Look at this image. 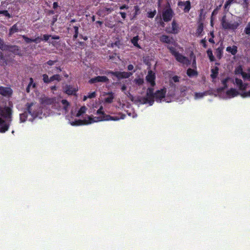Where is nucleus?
<instances>
[{
    "label": "nucleus",
    "instance_id": "nucleus-1",
    "mask_svg": "<svg viewBox=\"0 0 250 250\" xmlns=\"http://www.w3.org/2000/svg\"><path fill=\"white\" fill-rule=\"evenodd\" d=\"M0 115L7 121L6 123L5 121L0 117V133H3L9 128L12 121V110L6 106L3 108L0 107Z\"/></svg>",
    "mask_w": 250,
    "mask_h": 250
},
{
    "label": "nucleus",
    "instance_id": "nucleus-2",
    "mask_svg": "<svg viewBox=\"0 0 250 250\" xmlns=\"http://www.w3.org/2000/svg\"><path fill=\"white\" fill-rule=\"evenodd\" d=\"M242 23V19L240 17H237V20L234 21L232 23L229 22L226 18V16H224L221 20V24L222 28L225 30H230L233 31H235Z\"/></svg>",
    "mask_w": 250,
    "mask_h": 250
},
{
    "label": "nucleus",
    "instance_id": "nucleus-3",
    "mask_svg": "<svg viewBox=\"0 0 250 250\" xmlns=\"http://www.w3.org/2000/svg\"><path fill=\"white\" fill-rule=\"evenodd\" d=\"M174 12L168 2L162 11V18H160V24L164 26V22H168L171 21Z\"/></svg>",
    "mask_w": 250,
    "mask_h": 250
},
{
    "label": "nucleus",
    "instance_id": "nucleus-4",
    "mask_svg": "<svg viewBox=\"0 0 250 250\" xmlns=\"http://www.w3.org/2000/svg\"><path fill=\"white\" fill-rule=\"evenodd\" d=\"M167 47L169 50L170 53L174 56L177 61L184 64L188 65L190 64V61L188 58L177 51L175 48L169 45H167Z\"/></svg>",
    "mask_w": 250,
    "mask_h": 250
},
{
    "label": "nucleus",
    "instance_id": "nucleus-5",
    "mask_svg": "<svg viewBox=\"0 0 250 250\" xmlns=\"http://www.w3.org/2000/svg\"><path fill=\"white\" fill-rule=\"evenodd\" d=\"M153 87H148L146 89V96L141 97L140 102L143 104H149L150 105H153L154 102V94Z\"/></svg>",
    "mask_w": 250,
    "mask_h": 250
},
{
    "label": "nucleus",
    "instance_id": "nucleus-6",
    "mask_svg": "<svg viewBox=\"0 0 250 250\" xmlns=\"http://www.w3.org/2000/svg\"><path fill=\"white\" fill-rule=\"evenodd\" d=\"M119 118L117 116H111L109 115L104 114V116L91 117L88 116V124L97 122L102 121H117Z\"/></svg>",
    "mask_w": 250,
    "mask_h": 250
},
{
    "label": "nucleus",
    "instance_id": "nucleus-7",
    "mask_svg": "<svg viewBox=\"0 0 250 250\" xmlns=\"http://www.w3.org/2000/svg\"><path fill=\"white\" fill-rule=\"evenodd\" d=\"M135 72L133 71L131 72H121V71H113V72H110L111 75H113L117 77L119 80L121 79H126L129 78L133 75V73Z\"/></svg>",
    "mask_w": 250,
    "mask_h": 250
},
{
    "label": "nucleus",
    "instance_id": "nucleus-8",
    "mask_svg": "<svg viewBox=\"0 0 250 250\" xmlns=\"http://www.w3.org/2000/svg\"><path fill=\"white\" fill-rule=\"evenodd\" d=\"M42 77L43 82L45 83H49L54 81L60 82L61 80V76L59 74H55L49 78L47 74H44L42 75Z\"/></svg>",
    "mask_w": 250,
    "mask_h": 250
},
{
    "label": "nucleus",
    "instance_id": "nucleus-9",
    "mask_svg": "<svg viewBox=\"0 0 250 250\" xmlns=\"http://www.w3.org/2000/svg\"><path fill=\"white\" fill-rule=\"evenodd\" d=\"M113 10V8L111 7H108V5L101 6L99 9L97 14L100 17H104L109 14H110Z\"/></svg>",
    "mask_w": 250,
    "mask_h": 250
},
{
    "label": "nucleus",
    "instance_id": "nucleus-10",
    "mask_svg": "<svg viewBox=\"0 0 250 250\" xmlns=\"http://www.w3.org/2000/svg\"><path fill=\"white\" fill-rule=\"evenodd\" d=\"M109 83V79L105 76H98L90 79L88 83L90 84L95 83Z\"/></svg>",
    "mask_w": 250,
    "mask_h": 250
},
{
    "label": "nucleus",
    "instance_id": "nucleus-11",
    "mask_svg": "<svg viewBox=\"0 0 250 250\" xmlns=\"http://www.w3.org/2000/svg\"><path fill=\"white\" fill-rule=\"evenodd\" d=\"M166 92L165 88L157 90L154 94V100H155L157 102H161V100L165 97Z\"/></svg>",
    "mask_w": 250,
    "mask_h": 250
},
{
    "label": "nucleus",
    "instance_id": "nucleus-12",
    "mask_svg": "<svg viewBox=\"0 0 250 250\" xmlns=\"http://www.w3.org/2000/svg\"><path fill=\"white\" fill-rule=\"evenodd\" d=\"M160 41L163 43H166L167 44H172L175 46L177 45V43L174 40V38L173 37H170L167 35H162L160 37Z\"/></svg>",
    "mask_w": 250,
    "mask_h": 250
},
{
    "label": "nucleus",
    "instance_id": "nucleus-13",
    "mask_svg": "<svg viewBox=\"0 0 250 250\" xmlns=\"http://www.w3.org/2000/svg\"><path fill=\"white\" fill-rule=\"evenodd\" d=\"M155 74L153 73L151 70H149L148 72V74L146 77V80L147 83H150L151 86L154 87L155 84Z\"/></svg>",
    "mask_w": 250,
    "mask_h": 250
},
{
    "label": "nucleus",
    "instance_id": "nucleus-14",
    "mask_svg": "<svg viewBox=\"0 0 250 250\" xmlns=\"http://www.w3.org/2000/svg\"><path fill=\"white\" fill-rule=\"evenodd\" d=\"M177 5L178 6L182 7L184 6L183 11L185 13H188L191 9V2L189 0L187 1H179Z\"/></svg>",
    "mask_w": 250,
    "mask_h": 250
},
{
    "label": "nucleus",
    "instance_id": "nucleus-15",
    "mask_svg": "<svg viewBox=\"0 0 250 250\" xmlns=\"http://www.w3.org/2000/svg\"><path fill=\"white\" fill-rule=\"evenodd\" d=\"M78 89L73 86L66 84L64 87V91L69 95H75Z\"/></svg>",
    "mask_w": 250,
    "mask_h": 250
},
{
    "label": "nucleus",
    "instance_id": "nucleus-16",
    "mask_svg": "<svg viewBox=\"0 0 250 250\" xmlns=\"http://www.w3.org/2000/svg\"><path fill=\"white\" fill-rule=\"evenodd\" d=\"M0 94L3 96H11L12 94V90L10 87L0 86Z\"/></svg>",
    "mask_w": 250,
    "mask_h": 250
},
{
    "label": "nucleus",
    "instance_id": "nucleus-17",
    "mask_svg": "<svg viewBox=\"0 0 250 250\" xmlns=\"http://www.w3.org/2000/svg\"><path fill=\"white\" fill-rule=\"evenodd\" d=\"M171 29L170 31H168L167 32L169 33H172L174 34H177L179 32V27L178 24L177 23L175 20H173L171 23Z\"/></svg>",
    "mask_w": 250,
    "mask_h": 250
},
{
    "label": "nucleus",
    "instance_id": "nucleus-18",
    "mask_svg": "<svg viewBox=\"0 0 250 250\" xmlns=\"http://www.w3.org/2000/svg\"><path fill=\"white\" fill-rule=\"evenodd\" d=\"M5 49H7L9 51L17 55H20L21 53L20 47L17 45L6 46Z\"/></svg>",
    "mask_w": 250,
    "mask_h": 250
},
{
    "label": "nucleus",
    "instance_id": "nucleus-19",
    "mask_svg": "<svg viewBox=\"0 0 250 250\" xmlns=\"http://www.w3.org/2000/svg\"><path fill=\"white\" fill-rule=\"evenodd\" d=\"M235 83L238 86L240 90H245L247 88V84L244 83L240 79L236 78L235 79Z\"/></svg>",
    "mask_w": 250,
    "mask_h": 250
},
{
    "label": "nucleus",
    "instance_id": "nucleus-20",
    "mask_svg": "<svg viewBox=\"0 0 250 250\" xmlns=\"http://www.w3.org/2000/svg\"><path fill=\"white\" fill-rule=\"evenodd\" d=\"M104 95H107L108 97L104 99V102L105 103L111 104L113 102L114 99V94L112 92H108L105 93Z\"/></svg>",
    "mask_w": 250,
    "mask_h": 250
},
{
    "label": "nucleus",
    "instance_id": "nucleus-21",
    "mask_svg": "<svg viewBox=\"0 0 250 250\" xmlns=\"http://www.w3.org/2000/svg\"><path fill=\"white\" fill-rule=\"evenodd\" d=\"M20 23L19 22L14 24L9 30L8 35L11 36L13 34L18 32L19 31Z\"/></svg>",
    "mask_w": 250,
    "mask_h": 250
},
{
    "label": "nucleus",
    "instance_id": "nucleus-22",
    "mask_svg": "<svg viewBox=\"0 0 250 250\" xmlns=\"http://www.w3.org/2000/svg\"><path fill=\"white\" fill-rule=\"evenodd\" d=\"M88 121L86 120H77L74 122L71 123V125H88Z\"/></svg>",
    "mask_w": 250,
    "mask_h": 250
},
{
    "label": "nucleus",
    "instance_id": "nucleus-23",
    "mask_svg": "<svg viewBox=\"0 0 250 250\" xmlns=\"http://www.w3.org/2000/svg\"><path fill=\"white\" fill-rule=\"evenodd\" d=\"M58 62L57 60L53 61V60H49L47 62H45L43 64V67L47 70V71L50 70V68L51 66L53 65L56 62Z\"/></svg>",
    "mask_w": 250,
    "mask_h": 250
},
{
    "label": "nucleus",
    "instance_id": "nucleus-24",
    "mask_svg": "<svg viewBox=\"0 0 250 250\" xmlns=\"http://www.w3.org/2000/svg\"><path fill=\"white\" fill-rule=\"evenodd\" d=\"M227 95L231 96L232 97H234L239 95V92L233 88H231L229 90H228L226 92Z\"/></svg>",
    "mask_w": 250,
    "mask_h": 250
},
{
    "label": "nucleus",
    "instance_id": "nucleus-25",
    "mask_svg": "<svg viewBox=\"0 0 250 250\" xmlns=\"http://www.w3.org/2000/svg\"><path fill=\"white\" fill-rule=\"evenodd\" d=\"M210 77L212 79H215L217 77L219 73V68L215 66L214 68L211 70Z\"/></svg>",
    "mask_w": 250,
    "mask_h": 250
},
{
    "label": "nucleus",
    "instance_id": "nucleus-26",
    "mask_svg": "<svg viewBox=\"0 0 250 250\" xmlns=\"http://www.w3.org/2000/svg\"><path fill=\"white\" fill-rule=\"evenodd\" d=\"M187 74L189 77H196L198 75V72L195 70L189 68L187 69Z\"/></svg>",
    "mask_w": 250,
    "mask_h": 250
},
{
    "label": "nucleus",
    "instance_id": "nucleus-27",
    "mask_svg": "<svg viewBox=\"0 0 250 250\" xmlns=\"http://www.w3.org/2000/svg\"><path fill=\"white\" fill-rule=\"evenodd\" d=\"M223 49L224 47L222 46V45H221L220 46L218 47L216 49V55L217 58H218L219 59H220L222 57Z\"/></svg>",
    "mask_w": 250,
    "mask_h": 250
},
{
    "label": "nucleus",
    "instance_id": "nucleus-28",
    "mask_svg": "<svg viewBox=\"0 0 250 250\" xmlns=\"http://www.w3.org/2000/svg\"><path fill=\"white\" fill-rule=\"evenodd\" d=\"M226 51L230 52L232 55H235L237 52V47L235 45L232 47L228 46L226 48Z\"/></svg>",
    "mask_w": 250,
    "mask_h": 250
},
{
    "label": "nucleus",
    "instance_id": "nucleus-29",
    "mask_svg": "<svg viewBox=\"0 0 250 250\" xmlns=\"http://www.w3.org/2000/svg\"><path fill=\"white\" fill-rule=\"evenodd\" d=\"M50 37H51V38L54 40H59L60 38V37L58 35L52 36L51 35L44 34L43 35L42 41H44L46 42L49 40Z\"/></svg>",
    "mask_w": 250,
    "mask_h": 250
},
{
    "label": "nucleus",
    "instance_id": "nucleus-30",
    "mask_svg": "<svg viewBox=\"0 0 250 250\" xmlns=\"http://www.w3.org/2000/svg\"><path fill=\"white\" fill-rule=\"evenodd\" d=\"M139 40V36H136L131 40V42L135 47L138 48H141V46L138 43Z\"/></svg>",
    "mask_w": 250,
    "mask_h": 250
},
{
    "label": "nucleus",
    "instance_id": "nucleus-31",
    "mask_svg": "<svg viewBox=\"0 0 250 250\" xmlns=\"http://www.w3.org/2000/svg\"><path fill=\"white\" fill-rule=\"evenodd\" d=\"M229 80H230V78L228 77L226 78H225L221 81L222 84L223 85V87H222L221 88V90H223L228 88V85L227 83Z\"/></svg>",
    "mask_w": 250,
    "mask_h": 250
},
{
    "label": "nucleus",
    "instance_id": "nucleus-32",
    "mask_svg": "<svg viewBox=\"0 0 250 250\" xmlns=\"http://www.w3.org/2000/svg\"><path fill=\"white\" fill-rule=\"evenodd\" d=\"M244 73V72L243 70L242 66L241 65L236 67L234 70V73L236 75L241 74V75H242Z\"/></svg>",
    "mask_w": 250,
    "mask_h": 250
},
{
    "label": "nucleus",
    "instance_id": "nucleus-33",
    "mask_svg": "<svg viewBox=\"0 0 250 250\" xmlns=\"http://www.w3.org/2000/svg\"><path fill=\"white\" fill-rule=\"evenodd\" d=\"M203 23L202 22L199 23L196 30V34L197 36H200L201 35L202 32L203 31Z\"/></svg>",
    "mask_w": 250,
    "mask_h": 250
},
{
    "label": "nucleus",
    "instance_id": "nucleus-34",
    "mask_svg": "<svg viewBox=\"0 0 250 250\" xmlns=\"http://www.w3.org/2000/svg\"><path fill=\"white\" fill-rule=\"evenodd\" d=\"M207 53L210 62H212L215 61V58L213 55L212 51L210 48L207 51Z\"/></svg>",
    "mask_w": 250,
    "mask_h": 250
},
{
    "label": "nucleus",
    "instance_id": "nucleus-35",
    "mask_svg": "<svg viewBox=\"0 0 250 250\" xmlns=\"http://www.w3.org/2000/svg\"><path fill=\"white\" fill-rule=\"evenodd\" d=\"M28 113L26 111L24 113L21 114L20 115V121L21 122H24L26 121L27 119Z\"/></svg>",
    "mask_w": 250,
    "mask_h": 250
},
{
    "label": "nucleus",
    "instance_id": "nucleus-36",
    "mask_svg": "<svg viewBox=\"0 0 250 250\" xmlns=\"http://www.w3.org/2000/svg\"><path fill=\"white\" fill-rule=\"evenodd\" d=\"M7 64L6 61L2 53L0 51V65L5 66Z\"/></svg>",
    "mask_w": 250,
    "mask_h": 250
},
{
    "label": "nucleus",
    "instance_id": "nucleus-37",
    "mask_svg": "<svg viewBox=\"0 0 250 250\" xmlns=\"http://www.w3.org/2000/svg\"><path fill=\"white\" fill-rule=\"evenodd\" d=\"M61 103L63 105V109L67 111L68 107L70 106L69 103L66 100H62Z\"/></svg>",
    "mask_w": 250,
    "mask_h": 250
},
{
    "label": "nucleus",
    "instance_id": "nucleus-38",
    "mask_svg": "<svg viewBox=\"0 0 250 250\" xmlns=\"http://www.w3.org/2000/svg\"><path fill=\"white\" fill-rule=\"evenodd\" d=\"M62 71V69L61 68V67L60 66H56V67H55L53 69H52L51 70H48V74H52V73H58V72H60Z\"/></svg>",
    "mask_w": 250,
    "mask_h": 250
},
{
    "label": "nucleus",
    "instance_id": "nucleus-39",
    "mask_svg": "<svg viewBox=\"0 0 250 250\" xmlns=\"http://www.w3.org/2000/svg\"><path fill=\"white\" fill-rule=\"evenodd\" d=\"M86 111V107L85 106H82L80 108V109L79 110L78 113L76 114L77 117H80Z\"/></svg>",
    "mask_w": 250,
    "mask_h": 250
},
{
    "label": "nucleus",
    "instance_id": "nucleus-40",
    "mask_svg": "<svg viewBox=\"0 0 250 250\" xmlns=\"http://www.w3.org/2000/svg\"><path fill=\"white\" fill-rule=\"evenodd\" d=\"M33 105V103H27L26 104V112L28 114H30L31 115H32V113L31 111V107Z\"/></svg>",
    "mask_w": 250,
    "mask_h": 250
},
{
    "label": "nucleus",
    "instance_id": "nucleus-41",
    "mask_svg": "<svg viewBox=\"0 0 250 250\" xmlns=\"http://www.w3.org/2000/svg\"><path fill=\"white\" fill-rule=\"evenodd\" d=\"M134 13H133V18L136 17L140 13V8L138 5L134 6Z\"/></svg>",
    "mask_w": 250,
    "mask_h": 250
},
{
    "label": "nucleus",
    "instance_id": "nucleus-42",
    "mask_svg": "<svg viewBox=\"0 0 250 250\" xmlns=\"http://www.w3.org/2000/svg\"><path fill=\"white\" fill-rule=\"evenodd\" d=\"M0 14H2L4 16L7 17L8 19L11 18L12 16L9 14L7 10H1L0 11Z\"/></svg>",
    "mask_w": 250,
    "mask_h": 250
},
{
    "label": "nucleus",
    "instance_id": "nucleus-43",
    "mask_svg": "<svg viewBox=\"0 0 250 250\" xmlns=\"http://www.w3.org/2000/svg\"><path fill=\"white\" fill-rule=\"evenodd\" d=\"M74 29L75 30V33L73 35V40H75L77 38L79 34V26H74Z\"/></svg>",
    "mask_w": 250,
    "mask_h": 250
},
{
    "label": "nucleus",
    "instance_id": "nucleus-44",
    "mask_svg": "<svg viewBox=\"0 0 250 250\" xmlns=\"http://www.w3.org/2000/svg\"><path fill=\"white\" fill-rule=\"evenodd\" d=\"M134 82L138 85H141L144 83V81L143 79L138 78L134 80Z\"/></svg>",
    "mask_w": 250,
    "mask_h": 250
},
{
    "label": "nucleus",
    "instance_id": "nucleus-45",
    "mask_svg": "<svg viewBox=\"0 0 250 250\" xmlns=\"http://www.w3.org/2000/svg\"><path fill=\"white\" fill-rule=\"evenodd\" d=\"M156 14V11L154 10L153 11L148 12L147 13V17L149 18H153Z\"/></svg>",
    "mask_w": 250,
    "mask_h": 250
},
{
    "label": "nucleus",
    "instance_id": "nucleus-46",
    "mask_svg": "<svg viewBox=\"0 0 250 250\" xmlns=\"http://www.w3.org/2000/svg\"><path fill=\"white\" fill-rule=\"evenodd\" d=\"M29 81H30L29 83L28 84V85L26 88V91L27 93L30 92V87L31 86L32 84L33 83V79L32 78H30L29 79Z\"/></svg>",
    "mask_w": 250,
    "mask_h": 250
},
{
    "label": "nucleus",
    "instance_id": "nucleus-47",
    "mask_svg": "<svg viewBox=\"0 0 250 250\" xmlns=\"http://www.w3.org/2000/svg\"><path fill=\"white\" fill-rule=\"evenodd\" d=\"M22 38L27 43H29L33 42V40L32 39H30L26 36L25 35H23Z\"/></svg>",
    "mask_w": 250,
    "mask_h": 250
},
{
    "label": "nucleus",
    "instance_id": "nucleus-48",
    "mask_svg": "<svg viewBox=\"0 0 250 250\" xmlns=\"http://www.w3.org/2000/svg\"><path fill=\"white\" fill-rule=\"evenodd\" d=\"M244 32L247 35H250V22L247 25V26L245 28Z\"/></svg>",
    "mask_w": 250,
    "mask_h": 250
},
{
    "label": "nucleus",
    "instance_id": "nucleus-49",
    "mask_svg": "<svg viewBox=\"0 0 250 250\" xmlns=\"http://www.w3.org/2000/svg\"><path fill=\"white\" fill-rule=\"evenodd\" d=\"M221 7V5H220L218 6H217L213 11V12L211 13V16H215L218 14V12L219 10L220 9V7Z\"/></svg>",
    "mask_w": 250,
    "mask_h": 250
},
{
    "label": "nucleus",
    "instance_id": "nucleus-50",
    "mask_svg": "<svg viewBox=\"0 0 250 250\" xmlns=\"http://www.w3.org/2000/svg\"><path fill=\"white\" fill-rule=\"evenodd\" d=\"M6 45L4 43V41L2 39L0 38V49L1 50H4L6 48Z\"/></svg>",
    "mask_w": 250,
    "mask_h": 250
},
{
    "label": "nucleus",
    "instance_id": "nucleus-51",
    "mask_svg": "<svg viewBox=\"0 0 250 250\" xmlns=\"http://www.w3.org/2000/svg\"><path fill=\"white\" fill-rule=\"evenodd\" d=\"M120 45V42L118 40L114 42L111 43L110 46L112 48H113L115 46H117L118 48H119Z\"/></svg>",
    "mask_w": 250,
    "mask_h": 250
},
{
    "label": "nucleus",
    "instance_id": "nucleus-52",
    "mask_svg": "<svg viewBox=\"0 0 250 250\" xmlns=\"http://www.w3.org/2000/svg\"><path fill=\"white\" fill-rule=\"evenodd\" d=\"M110 72H113V71H112L111 70H108L106 71H104V70H100L99 74L109 75V74H111V73H110Z\"/></svg>",
    "mask_w": 250,
    "mask_h": 250
},
{
    "label": "nucleus",
    "instance_id": "nucleus-53",
    "mask_svg": "<svg viewBox=\"0 0 250 250\" xmlns=\"http://www.w3.org/2000/svg\"><path fill=\"white\" fill-rule=\"evenodd\" d=\"M242 77L244 79H247L250 81V74L244 72L242 75Z\"/></svg>",
    "mask_w": 250,
    "mask_h": 250
},
{
    "label": "nucleus",
    "instance_id": "nucleus-54",
    "mask_svg": "<svg viewBox=\"0 0 250 250\" xmlns=\"http://www.w3.org/2000/svg\"><path fill=\"white\" fill-rule=\"evenodd\" d=\"M103 108L102 106H101L100 108L97 111V114H101V116H104V112L103 111Z\"/></svg>",
    "mask_w": 250,
    "mask_h": 250
},
{
    "label": "nucleus",
    "instance_id": "nucleus-55",
    "mask_svg": "<svg viewBox=\"0 0 250 250\" xmlns=\"http://www.w3.org/2000/svg\"><path fill=\"white\" fill-rule=\"evenodd\" d=\"M58 16V15H55L53 17V18L51 21V26H53L55 23L57 21Z\"/></svg>",
    "mask_w": 250,
    "mask_h": 250
},
{
    "label": "nucleus",
    "instance_id": "nucleus-56",
    "mask_svg": "<svg viewBox=\"0 0 250 250\" xmlns=\"http://www.w3.org/2000/svg\"><path fill=\"white\" fill-rule=\"evenodd\" d=\"M88 98L91 99L95 98L96 96V92H93L91 93H89L87 95Z\"/></svg>",
    "mask_w": 250,
    "mask_h": 250
},
{
    "label": "nucleus",
    "instance_id": "nucleus-57",
    "mask_svg": "<svg viewBox=\"0 0 250 250\" xmlns=\"http://www.w3.org/2000/svg\"><path fill=\"white\" fill-rule=\"evenodd\" d=\"M33 42L38 43L42 41V38L40 37H37L35 39H33Z\"/></svg>",
    "mask_w": 250,
    "mask_h": 250
},
{
    "label": "nucleus",
    "instance_id": "nucleus-58",
    "mask_svg": "<svg viewBox=\"0 0 250 250\" xmlns=\"http://www.w3.org/2000/svg\"><path fill=\"white\" fill-rule=\"evenodd\" d=\"M44 102L47 104H51L53 102V100L51 98H46L44 100Z\"/></svg>",
    "mask_w": 250,
    "mask_h": 250
},
{
    "label": "nucleus",
    "instance_id": "nucleus-59",
    "mask_svg": "<svg viewBox=\"0 0 250 250\" xmlns=\"http://www.w3.org/2000/svg\"><path fill=\"white\" fill-rule=\"evenodd\" d=\"M232 4L229 0H227L225 5H224V9L226 10L229 8V6Z\"/></svg>",
    "mask_w": 250,
    "mask_h": 250
},
{
    "label": "nucleus",
    "instance_id": "nucleus-60",
    "mask_svg": "<svg viewBox=\"0 0 250 250\" xmlns=\"http://www.w3.org/2000/svg\"><path fill=\"white\" fill-rule=\"evenodd\" d=\"M200 43L203 45V46L204 48H206L207 45L206 43V40L205 39H202L200 41Z\"/></svg>",
    "mask_w": 250,
    "mask_h": 250
},
{
    "label": "nucleus",
    "instance_id": "nucleus-61",
    "mask_svg": "<svg viewBox=\"0 0 250 250\" xmlns=\"http://www.w3.org/2000/svg\"><path fill=\"white\" fill-rule=\"evenodd\" d=\"M173 81L175 82H179V77L178 76H174L172 77Z\"/></svg>",
    "mask_w": 250,
    "mask_h": 250
},
{
    "label": "nucleus",
    "instance_id": "nucleus-62",
    "mask_svg": "<svg viewBox=\"0 0 250 250\" xmlns=\"http://www.w3.org/2000/svg\"><path fill=\"white\" fill-rule=\"evenodd\" d=\"M195 97L196 98H202L204 96V93H195Z\"/></svg>",
    "mask_w": 250,
    "mask_h": 250
},
{
    "label": "nucleus",
    "instance_id": "nucleus-63",
    "mask_svg": "<svg viewBox=\"0 0 250 250\" xmlns=\"http://www.w3.org/2000/svg\"><path fill=\"white\" fill-rule=\"evenodd\" d=\"M128 8H129V7L127 5L123 4L120 7V9H121V10L127 9H128Z\"/></svg>",
    "mask_w": 250,
    "mask_h": 250
},
{
    "label": "nucleus",
    "instance_id": "nucleus-64",
    "mask_svg": "<svg viewBox=\"0 0 250 250\" xmlns=\"http://www.w3.org/2000/svg\"><path fill=\"white\" fill-rule=\"evenodd\" d=\"M120 14L121 15L122 18L124 19V20H125V18H126V14L125 12H120Z\"/></svg>",
    "mask_w": 250,
    "mask_h": 250
}]
</instances>
